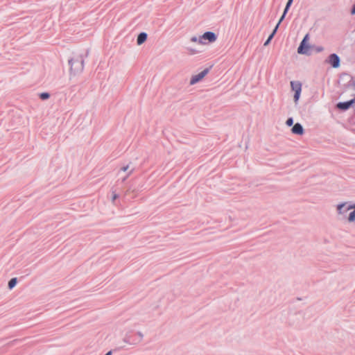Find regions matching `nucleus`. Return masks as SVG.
I'll use <instances>...</instances> for the list:
<instances>
[{"mask_svg": "<svg viewBox=\"0 0 355 355\" xmlns=\"http://www.w3.org/2000/svg\"><path fill=\"white\" fill-rule=\"evenodd\" d=\"M290 7H291V6H286V7H285V8H284V12H283V14H284V15H286V14H287V12H288V10H289V8H290Z\"/></svg>", "mask_w": 355, "mask_h": 355, "instance_id": "4be33fe9", "label": "nucleus"}, {"mask_svg": "<svg viewBox=\"0 0 355 355\" xmlns=\"http://www.w3.org/2000/svg\"><path fill=\"white\" fill-rule=\"evenodd\" d=\"M87 55L88 52L86 53L85 55H78L69 60L68 62L71 72L76 74L83 71L85 57H87Z\"/></svg>", "mask_w": 355, "mask_h": 355, "instance_id": "f257e3e1", "label": "nucleus"}, {"mask_svg": "<svg viewBox=\"0 0 355 355\" xmlns=\"http://www.w3.org/2000/svg\"><path fill=\"white\" fill-rule=\"evenodd\" d=\"M349 222H354L355 220V209L349 213V217H348Z\"/></svg>", "mask_w": 355, "mask_h": 355, "instance_id": "2eb2a0df", "label": "nucleus"}, {"mask_svg": "<svg viewBox=\"0 0 355 355\" xmlns=\"http://www.w3.org/2000/svg\"><path fill=\"white\" fill-rule=\"evenodd\" d=\"M216 39L217 36L214 32L207 31L202 35L200 36V40H199V44H205L204 40H208L209 42H214L216 40Z\"/></svg>", "mask_w": 355, "mask_h": 355, "instance_id": "f03ea898", "label": "nucleus"}, {"mask_svg": "<svg viewBox=\"0 0 355 355\" xmlns=\"http://www.w3.org/2000/svg\"><path fill=\"white\" fill-rule=\"evenodd\" d=\"M128 168H129V166H128V165L125 166H123V167H122V168H121V171H126L128 169Z\"/></svg>", "mask_w": 355, "mask_h": 355, "instance_id": "a878e982", "label": "nucleus"}, {"mask_svg": "<svg viewBox=\"0 0 355 355\" xmlns=\"http://www.w3.org/2000/svg\"><path fill=\"white\" fill-rule=\"evenodd\" d=\"M334 68H338L340 65V57L336 53H331L326 60Z\"/></svg>", "mask_w": 355, "mask_h": 355, "instance_id": "7ed1b4c3", "label": "nucleus"}, {"mask_svg": "<svg viewBox=\"0 0 355 355\" xmlns=\"http://www.w3.org/2000/svg\"><path fill=\"white\" fill-rule=\"evenodd\" d=\"M308 39H309V35H308V34H306V35L304 36V37L303 38V40H305V42H307V40H308Z\"/></svg>", "mask_w": 355, "mask_h": 355, "instance_id": "c85d7f7f", "label": "nucleus"}, {"mask_svg": "<svg viewBox=\"0 0 355 355\" xmlns=\"http://www.w3.org/2000/svg\"><path fill=\"white\" fill-rule=\"evenodd\" d=\"M119 196L117 194L114 193L112 196V201H114Z\"/></svg>", "mask_w": 355, "mask_h": 355, "instance_id": "bb28decb", "label": "nucleus"}, {"mask_svg": "<svg viewBox=\"0 0 355 355\" xmlns=\"http://www.w3.org/2000/svg\"><path fill=\"white\" fill-rule=\"evenodd\" d=\"M286 124L288 125V126H291L293 125V118H288L287 120H286Z\"/></svg>", "mask_w": 355, "mask_h": 355, "instance_id": "f3484780", "label": "nucleus"}, {"mask_svg": "<svg viewBox=\"0 0 355 355\" xmlns=\"http://www.w3.org/2000/svg\"><path fill=\"white\" fill-rule=\"evenodd\" d=\"M277 31V26H275L274 30L271 33V34L269 35V37H268V39L265 42L264 46H267L270 42L271 40L273 38V37L276 34Z\"/></svg>", "mask_w": 355, "mask_h": 355, "instance_id": "f8f14e48", "label": "nucleus"}, {"mask_svg": "<svg viewBox=\"0 0 355 355\" xmlns=\"http://www.w3.org/2000/svg\"><path fill=\"white\" fill-rule=\"evenodd\" d=\"M132 171H133V169L130 170V171H129L128 174L125 177H124V178H123L122 181H123V182L125 181V180H126V179L128 178V176H129V175L132 173Z\"/></svg>", "mask_w": 355, "mask_h": 355, "instance_id": "5701e85b", "label": "nucleus"}, {"mask_svg": "<svg viewBox=\"0 0 355 355\" xmlns=\"http://www.w3.org/2000/svg\"><path fill=\"white\" fill-rule=\"evenodd\" d=\"M348 209H355V204H354V205H348Z\"/></svg>", "mask_w": 355, "mask_h": 355, "instance_id": "cd10ccee", "label": "nucleus"}, {"mask_svg": "<svg viewBox=\"0 0 355 355\" xmlns=\"http://www.w3.org/2000/svg\"><path fill=\"white\" fill-rule=\"evenodd\" d=\"M323 50H324V48L322 46H317L315 48L316 52H318V53L319 52H322Z\"/></svg>", "mask_w": 355, "mask_h": 355, "instance_id": "412c9836", "label": "nucleus"}, {"mask_svg": "<svg viewBox=\"0 0 355 355\" xmlns=\"http://www.w3.org/2000/svg\"><path fill=\"white\" fill-rule=\"evenodd\" d=\"M286 15H284V14H282V17H280L277 24L276 25V26H277V28H279V24L282 23V21L284 19Z\"/></svg>", "mask_w": 355, "mask_h": 355, "instance_id": "aec40b11", "label": "nucleus"}, {"mask_svg": "<svg viewBox=\"0 0 355 355\" xmlns=\"http://www.w3.org/2000/svg\"><path fill=\"white\" fill-rule=\"evenodd\" d=\"M17 279L16 277H14V278H12L9 282H8V288L9 289H12L17 284Z\"/></svg>", "mask_w": 355, "mask_h": 355, "instance_id": "ddd939ff", "label": "nucleus"}, {"mask_svg": "<svg viewBox=\"0 0 355 355\" xmlns=\"http://www.w3.org/2000/svg\"><path fill=\"white\" fill-rule=\"evenodd\" d=\"M293 2V0H288L286 6H291Z\"/></svg>", "mask_w": 355, "mask_h": 355, "instance_id": "b1692460", "label": "nucleus"}, {"mask_svg": "<svg viewBox=\"0 0 355 355\" xmlns=\"http://www.w3.org/2000/svg\"><path fill=\"white\" fill-rule=\"evenodd\" d=\"M309 45L305 40H302L300 46L297 48V53L299 54L306 55L308 53Z\"/></svg>", "mask_w": 355, "mask_h": 355, "instance_id": "423d86ee", "label": "nucleus"}, {"mask_svg": "<svg viewBox=\"0 0 355 355\" xmlns=\"http://www.w3.org/2000/svg\"><path fill=\"white\" fill-rule=\"evenodd\" d=\"M291 87L295 92H302V84L299 81H291Z\"/></svg>", "mask_w": 355, "mask_h": 355, "instance_id": "1a4fd4ad", "label": "nucleus"}, {"mask_svg": "<svg viewBox=\"0 0 355 355\" xmlns=\"http://www.w3.org/2000/svg\"><path fill=\"white\" fill-rule=\"evenodd\" d=\"M292 132L295 135H302L304 133V128L302 125L299 123H296L291 129Z\"/></svg>", "mask_w": 355, "mask_h": 355, "instance_id": "0eeeda50", "label": "nucleus"}, {"mask_svg": "<svg viewBox=\"0 0 355 355\" xmlns=\"http://www.w3.org/2000/svg\"><path fill=\"white\" fill-rule=\"evenodd\" d=\"M210 68H206L199 73L193 76L190 80V84L194 85L202 80L209 71Z\"/></svg>", "mask_w": 355, "mask_h": 355, "instance_id": "20e7f679", "label": "nucleus"}, {"mask_svg": "<svg viewBox=\"0 0 355 355\" xmlns=\"http://www.w3.org/2000/svg\"><path fill=\"white\" fill-rule=\"evenodd\" d=\"M137 334L139 336V339H137V341H138V343H139V342H141V341L142 340L143 337H144V335H143V334H142L141 332H140V331H138V332L137 333Z\"/></svg>", "mask_w": 355, "mask_h": 355, "instance_id": "a211bd4d", "label": "nucleus"}, {"mask_svg": "<svg viewBox=\"0 0 355 355\" xmlns=\"http://www.w3.org/2000/svg\"><path fill=\"white\" fill-rule=\"evenodd\" d=\"M123 341L129 345H137L138 343L137 339L133 338L130 334H125L123 338Z\"/></svg>", "mask_w": 355, "mask_h": 355, "instance_id": "9d476101", "label": "nucleus"}, {"mask_svg": "<svg viewBox=\"0 0 355 355\" xmlns=\"http://www.w3.org/2000/svg\"><path fill=\"white\" fill-rule=\"evenodd\" d=\"M300 94H301V92H295L294 96H293L295 103H297V101H299Z\"/></svg>", "mask_w": 355, "mask_h": 355, "instance_id": "dca6fc26", "label": "nucleus"}, {"mask_svg": "<svg viewBox=\"0 0 355 355\" xmlns=\"http://www.w3.org/2000/svg\"><path fill=\"white\" fill-rule=\"evenodd\" d=\"M199 40H200V36L199 37H197L196 36H193L191 38V41L193 42L199 43Z\"/></svg>", "mask_w": 355, "mask_h": 355, "instance_id": "6ab92c4d", "label": "nucleus"}, {"mask_svg": "<svg viewBox=\"0 0 355 355\" xmlns=\"http://www.w3.org/2000/svg\"><path fill=\"white\" fill-rule=\"evenodd\" d=\"M351 14L352 15H355V3L353 5V7L351 10Z\"/></svg>", "mask_w": 355, "mask_h": 355, "instance_id": "393cba45", "label": "nucleus"}, {"mask_svg": "<svg viewBox=\"0 0 355 355\" xmlns=\"http://www.w3.org/2000/svg\"><path fill=\"white\" fill-rule=\"evenodd\" d=\"M111 354H112V351H109L105 355H111Z\"/></svg>", "mask_w": 355, "mask_h": 355, "instance_id": "c756f323", "label": "nucleus"}, {"mask_svg": "<svg viewBox=\"0 0 355 355\" xmlns=\"http://www.w3.org/2000/svg\"><path fill=\"white\" fill-rule=\"evenodd\" d=\"M49 97L50 94L48 92H42L40 94V98L43 101L47 100L48 98H49Z\"/></svg>", "mask_w": 355, "mask_h": 355, "instance_id": "4468645a", "label": "nucleus"}, {"mask_svg": "<svg viewBox=\"0 0 355 355\" xmlns=\"http://www.w3.org/2000/svg\"><path fill=\"white\" fill-rule=\"evenodd\" d=\"M148 35L144 32L140 33L137 38V43L138 45L142 44L147 39Z\"/></svg>", "mask_w": 355, "mask_h": 355, "instance_id": "9b49d317", "label": "nucleus"}, {"mask_svg": "<svg viewBox=\"0 0 355 355\" xmlns=\"http://www.w3.org/2000/svg\"><path fill=\"white\" fill-rule=\"evenodd\" d=\"M355 103V100L353 98V99H351L349 101H344V102H339L337 105H336V107L340 110H343V111H346L354 103Z\"/></svg>", "mask_w": 355, "mask_h": 355, "instance_id": "39448f33", "label": "nucleus"}, {"mask_svg": "<svg viewBox=\"0 0 355 355\" xmlns=\"http://www.w3.org/2000/svg\"><path fill=\"white\" fill-rule=\"evenodd\" d=\"M348 205L347 202H343L338 205L337 211L339 214H343L350 210L351 209H348Z\"/></svg>", "mask_w": 355, "mask_h": 355, "instance_id": "6e6552de", "label": "nucleus"}]
</instances>
